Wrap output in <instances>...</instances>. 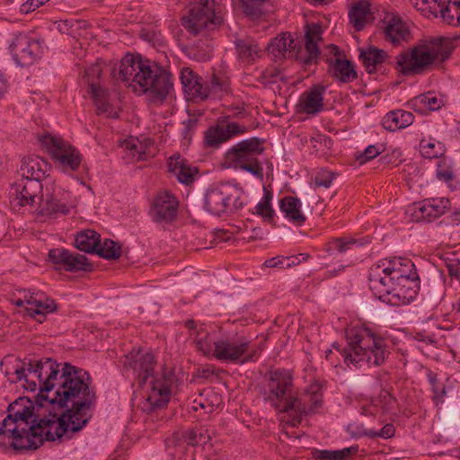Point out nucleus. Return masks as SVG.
Listing matches in <instances>:
<instances>
[{
    "label": "nucleus",
    "instance_id": "nucleus-35",
    "mask_svg": "<svg viewBox=\"0 0 460 460\" xmlns=\"http://www.w3.org/2000/svg\"><path fill=\"white\" fill-rule=\"evenodd\" d=\"M413 115L404 111L388 112L383 119V126L389 131L406 128L412 123Z\"/></svg>",
    "mask_w": 460,
    "mask_h": 460
},
{
    "label": "nucleus",
    "instance_id": "nucleus-23",
    "mask_svg": "<svg viewBox=\"0 0 460 460\" xmlns=\"http://www.w3.org/2000/svg\"><path fill=\"white\" fill-rule=\"evenodd\" d=\"M326 91L324 85L316 84L305 92L298 102L300 111L306 114H316L323 108V94Z\"/></svg>",
    "mask_w": 460,
    "mask_h": 460
},
{
    "label": "nucleus",
    "instance_id": "nucleus-63",
    "mask_svg": "<svg viewBox=\"0 0 460 460\" xmlns=\"http://www.w3.org/2000/svg\"><path fill=\"white\" fill-rule=\"evenodd\" d=\"M37 291H31V289H21L19 293L21 294L22 299L23 302H26L27 306L30 307L32 305V301L34 300V296Z\"/></svg>",
    "mask_w": 460,
    "mask_h": 460
},
{
    "label": "nucleus",
    "instance_id": "nucleus-62",
    "mask_svg": "<svg viewBox=\"0 0 460 460\" xmlns=\"http://www.w3.org/2000/svg\"><path fill=\"white\" fill-rule=\"evenodd\" d=\"M56 25L58 31L64 34H70L75 27L74 22L69 20L56 22Z\"/></svg>",
    "mask_w": 460,
    "mask_h": 460
},
{
    "label": "nucleus",
    "instance_id": "nucleus-43",
    "mask_svg": "<svg viewBox=\"0 0 460 460\" xmlns=\"http://www.w3.org/2000/svg\"><path fill=\"white\" fill-rule=\"evenodd\" d=\"M234 43L238 57L243 61L254 60L260 52L257 43L251 39L237 40Z\"/></svg>",
    "mask_w": 460,
    "mask_h": 460
},
{
    "label": "nucleus",
    "instance_id": "nucleus-27",
    "mask_svg": "<svg viewBox=\"0 0 460 460\" xmlns=\"http://www.w3.org/2000/svg\"><path fill=\"white\" fill-rule=\"evenodd\" d=\"M348 345H380L382 338L365 326H353L346 330Z\"/></svg>",
    "mask_w": 460,
    "mask_h": 460
},
{
    "label": "nucleus",
    "instance_id": "nucleus-58",
    "mask_svg": "<svg viewBox=\"0 0 460 460\" xmlns=\"http://www.w3.org/2000/svg\"><path fill=\"white\" fill-rule=\"evenodd\" d=\"M198 119L192 118L183 121V129L181 135L185 140H190L192 134L197 128Z\"/></svg>",
    "mask_w": 460,
    "mask_h": 460
},
{
    "label": "nucleus",
    "instance_id": "nucleus-9",
    "mask_svg": "<svg viewBox=\"0 0 460 460\" xmlns=\"http://www.w3.org/2000/svg\"><path fill=\"white\" fill-rule=\"evenodd\" d=\"M40 141L49 149L51 157L64 172L71 173L80 168L82 155L70 144L52 136H44Z\"/></svg>",
    "mask_w": 460,
    "mask_h": 460
},
{
    "label": "nucleus",
    "instance_id": "nucleus-36",
    "mask_svg": "<svg viewBox=\"0 0 460 460\" xmlns=\"http://www.w3.org/2000/svg\"><path fill=\"white\" fill-rule=\"evenodd\" d=\"M243 13L251 20H258L270 13L272 5L269 0H240Z\"/></svg>",
    "mask_w": 460,
    "mask_h": 460
},
{
    "label": "nucleus",
    "instance_id": "nucleus-61",
    "mask_svg": "<svg viewBox=\"0 0 460 460\" xmlns=\"http://www.w3.org/2000/svg\"><path fill=\"white\" fill-rule=\"evenodd\" d=\"M358 413L365 417H375L376 415L374 409L372 408L369 398L367 399L366 402L360 403Z\"/></svg>",
    "mask_w": 460,
    "mask_h": 460
},
{
    "label": "nucleus",
    "instance_id": "nucleus-33",
    "mask_svg": "<svg viewBox=\"0 0 460 460\" xmlns=\"http://www.w3.org/2000/svg\"><path fill=\"white\" fill-rule=\"evenodd\" d=\"M168 167L169 171L175 175L177 180L186 185L192 183L198 173L197 168L190 167L184 160L180 159V157L177 159L171 157Z\"/></svg>",
    "mask_w": 460,
    "mask_h": 460
},
{
    "label": "nucleus",
    "instance_id": "nucleus-17",
    "mask_svg": "<svg viewBox=\"0 0 460 460\" xmlns=\"http://www.w3.org/2000/svg\"><path fill=\"white\" fill-rule=\"evenodd\" d=\"M246 128L236 122L218 120L214 126L208 128L204 136L205 144L208 146L217 148L222 143L231 137L244 133Z\"/></svg>",
    "mask_w": 460,
    "mask_h": 460
},
{
    "label": "nucleus",
    "instance_id": "nucleus-30",
    "mask_svg": "<svg viewBox=\"0 0 460 460\" xmlns=\"http://www.w3.org/2000/svg\"><path fill=\"white\" fill-rule=\"evenodd\" d=\"M279 209L289 221L296 226H302L306 220L301 211V201L296 197L287 196L281 199Z\"/></svg>",
    "mask_w": 460,
    "mask_h": 460
},
{
    "label": "nucleus",
    "instance_id": "nucleus-39",
    "mask_svg": "<svg viewBox=\"0 0 460 460\" xmlns=\"http://www.w3.org/2000/svg\"><path fill=\"white\" fill-rule=\"evenodd\" d=\"M369 13V4L366 1H359L351 6L349 12V22L357 31L364 29L367 15Z\"/></svg>",
    "mask_w": 460,
    "mask_h": 460
},
{
    "label": "nucleus",
    "instance_id": "nucleus-5",
    "mask_svg": "<svg viewBox=\"0 0 460 460\" xmlns=\"http://www.w3.org/2000/svg\"><path fill=\"white\" fill-rule=\"evenodd\" d=\"M264 401L280 412L297 411L299 402L293 393L290 370L276 368L265 375Z\"/></svg>",
    "mask_w": 460,
    "mask_h": 460
},
{
    "label": "nucleus",
    "instance_id": "nucleus-55",
    "mask_svg": "<svg viewBox=\"0 0 460 460\" xmlns=\"http://www.w3.org/2000/svg\"><path fill=\"white\" fill-rule=\"evenodd\" d=\"M337 174L328 170H320L314 177L315 185L329 188Z\"/></svg>",
    "mask_w": 460,
    "mask_h": 460
},
{
    "label": "nucleus",
    "instance_id": "nucleus-19",
    "mask_svg": "<svg viewBox=\"0 0 460 460\" xmlns=\"http://www.w3.org/2000/svg\"><path fill=\"white\" fill-rule=\"evenodd\" d=\"M384 37L385 40L393 44H399L403 40H408L410 30L406 22L394 13H385L381 21Z\"/></svg>",
    "mask_w": 460,
    "mask_h": 460
},
{
    "label": "nucleus",
    "instance_id": "nucleus-28",
    "mask_svg": "<svg viewBox=\"0 0 460 460\" xmlns=\"http://www.w3.org/2000/svg\"><path fill=\"white\" fill-rule=\"evenodd\" d=\"M358 452L359 446L358 444L335 450L313 447L311 457L314 460H350Z\"/></svg>",
    "mask_w": 460,
    "mask_h": 460
},
{
    "label": "nucleus",
    "instance_id": "nucleus-15",
    "mask_svg": "<svg viewBox=\"0 0 460 460\" xmlns=\"http://www.w3.org/2000/svg\"><path fill=\"white\" fill-rule=\"evenodd\" d=\"M330 53L334 58H327L328 74L335 80L343 84L354 81L358 77L357 71L353 63L348 59L341 58V52L338 46L330 44L328 46Z\"/></svg>",
    "mask_w": 460,
    "mask_h": 460
},
{
    "label": "nucleus",
    "instance_id": "nucleus-24",
    "mask_svg": "<svg viewBox=\"0 0 460 460\" xmlns=\"http://www.w3.org/2000/svg\"><path fill=\"white\" fill-rule=\"evenodd\" d=\"M383 272L391 274L394 279L418 277L414 263L410 259L402 257H394L388 261L386 260L385 266L383 268Z\"/></svg>",
    "mask_w": 460,
    "mask_h": 460
},
{
    "label": "nucleus",
    "instance_id": "nucleus-59",
    "mask_svg": "<svg viewBox=\"0 0 460 460\" xmlns=\"http://www.w3.org/2000/svg\"><path fill=\"white\" fill-rule=\"evenodd\" d=\"M355 243V241L345 242L341 238L333 240L329 247V251H337L341 253L345 252L349 249L351 245Z\"/></svg>",
    "mask_w": 460,
    "mask_h": 460
},
{
    "label": "nucleus",
    "instance_id": "nucleus-52",
    "mask_svg": "<svg viewBox=\"0 0 460 460\" xmlns=\"http://www.w3.org/2000/svg\"><path fill=\"white\" fill-rule=\"evenodd\" d=\"M369 355L367 358L368 364H374L379 366L385 362V358L389 355V351L386 349L387 347H368Z\"/></svg>",
    "mask_w": 460,
    "mask_h": 460
},
{
    "label": "nucleus",
    "instance_id": "nucleus-12",
    "mask_svg": "<svg viewBox=\"0 0 460 460\" xmlns=\"http://www.w3.org/2000/svg\"><path fill=\"white\" fill-rule=\"evenodd\" d=\"M385 261L386 259L381 261L379 264L373 265L370 268L368 281L369 288L373 295L382 302L388 305V300L392 299L391 296L394 293V279L391 274L383 272Z\"/></svg>",
    "mask_w": 460,
    "mask_h": 460
},
{
    "label": "nucleus",
    "instance_id": "nucleus-46",
    "mask_svg": "<svg viewBox=\"0 0 460 460\" xmlns=\"http://www.w3.org/2000/svg\"><path fill=\"white\" fill-rule=\"evenodd\" d=\"M182 437L184 441L191 447H204L211 440L208 429L203 428H195L186 430Z\"/></svg>",
    "mask_w": 460,
    "mask_h": 460
},
{
    "label": "nucleus",
    "instance_id": "nucleus-41",
    "mask_svg": "<svg viewBox=\"0 0 460 460\" xmlns=\"http://www.w3.org/2000/svg\"><path fill=\"white\" fill-rule=\"evenodd\" d=\"M273 194L264 189V194L262 199L255 206V214L260 216L264 222L270 223L273 226H276L275 222V210L271 206Z\"/></svg>",
    "mask_w": 460,
    "mask_h": 460
},
{
    "label": "nucleus",
    "instance_id": "nucleus-45",
    "mask_svg": "<svg viewBox=\"0 0 460 460\" xmlns=\"http://www.w3.org/2000/svg\"><path fill=\"white\" fill-rule=\"evenodd\" d=\"M413 106L420 110L427 109L429 111H438L443 106V100L438 98L434 93L428 92L418 95L412 100Z\"/></svg>",
    "mask_w": 460,
    "mask_h": 460
},
{
    "label": "nucleus",
    "instance_id": "nucleus-51",
    "mask_svg": "<svg viewBox=\"0 0 460 460\" xmlns=\"http://www.w3.org/2000/svg\"><path fill=\"white\" fill-rule=\"evenodd\" d=\"M184 324L190 331V337L192 340L191 343L203 345L207 342L208 333L202 327L198 328L197 323L194 320H187Z\"/></svg>",
    "mask_w": 460,
    "mask_h": 460
},
{
    "label": "nucleus",
    "instance_id": "nucleus-49",
    "mask_svg": "<svg viewBox=\"0 0 460 460\" xmlns=\"http://www.w3.org/2000/svg\"><path fill=\"white\" fill-rule=\"evenodd\" d=\"M305 394L310 397L311 405L309 410L314 411L320 408L323 404V385L319 381L312 382L306 388Z\"/></svg>",
    "mask_w": 460,
    "mask_h": 460
},
{
    "label": "nucleus",
    "instance_id": "nucleus-3",
    "mask_svg": "<svg viewBox=\"0 0 460 460\" xmlns=\"http://www.w3.org/2000/svg\"><path fill=\"white\" fill-rule=\"evenodd\" d=\"M118 79L135 92L150 93L154 101L166 99L172 90L171 73L158 66H151L139 55L127 54L120 61Z\"/></svg>",
    "mask_w": 460,
    "mask_h": 460
},
{
    "label": "nucleus",
    "instance_id": "nucleus-13",
    "mask_svg": "<svg viewBox=\"0 0 460 460\" xmlns=\"http://www.w3.org/2000/svg\"><path fill=\"white\" fill-rule=\"evenodd\" d=\"M42 190V185L39 181L21 178L11 186V202L16 203L18 206H34Z\"/></svg>",
    "mask_w": 460,
    "mask_h": 460
},
{
    "label": "nucleus",
    "instance_id": "nucleus-40",
    "mask_svg": "<svg viewBox=\"0 0 460 460\" xmlns=\"http://www.w3.org/2000/svg\"><path fill=\"white\" fill-rule=\"evenodd\" d=\"M372 408L376 414H387L390 413L396 402L395 398L386 390H381L377 396L369 397Z\"/></svg>",
    "mask_w": 460,
    "mask_h": 460
},
{
    "label": "nucleus",
    "instance_id": "nucleus-16",
    "mask_svg": "<svg viewBox=\"0 0 460 460\" xmlns=\"http://www.w3.org/2000/svg\"><path fill=\"white\" fill-rule=\"evenodd\" d=\"M268 52L275 58H295L305 64L303 48L289 33H283L273 39L268 45Z\"/></svg>",
    "mask_w": 460,
    "mask_h": 460
},
{
    "label": "nucleus",
    "instance_id": "nucleus-48",
    "mask_svg": "<svg viewBox=\"0 0 460 460\" xmlns=\"http://www.w3.org/2000/svg\"><path fill=\"white\" fill-rule=\"evenodd\" d=\"M420 154L424 158H438L444 155L445 147L440 142H430L421 139L420 142Z\"/></svg>",
    "mask_w": 460,
    "mask_h": 460
},
{
    "label": "nucleus",
    "instance_id": "nucleus-37",
    "mask_svg": "<svg viewBox=\"0 0 460 460\" xmlns=\"http://www.w3.org/2000/svg\"><path fill=\"white\" fill-rule=\"evenodd\" d=\"M98 245H100V234L94 230L86 229L75 236V246L82 252L94 253Z\"/></svg>",
    "mask_w": 460,
    "mask_h": 460
},
{
    "label": "nucleus",
    "instance_id": "nucleus-4",
    "mask_svg": "<svg viewBox=\"0 0 460 460\" xmlns=\"http://www.w3.org/2000/svg\"><path fill=\"white\" fill-rule=\"evenodd\" d=\"M455 49L453 39L444 36L419 40L410 49L396 57L395 68L403 75H422L434 64L444 63Z\"/></svg>",
    "mask_w": 460,
    "mask_h": 460
},
{
    "label": "nucleus",
    "instance_id": "nucleus-53",
    "mask_svg": "<svg viewBox=\"0 0 460 460\" xmlns=\"http://www.w3.org/2000/svg\"><path fill=\"white\" fill-rule=\"evenodd\" d=\"M427 379L431 386V391L434 394V399H442L446 394V389L438 382V376L431 370L427 372Z\"/></svg>",
    "mask_w": 460,
    "mask_h": 460
},
{
    "label": "nucleus",
    "instance_id": "nucleus-34",
    "mask_svg": "<svg viewBox=\"0 0 460 460\" xmlns=\"http://www.w3.org/2000/svg\"><path fill=\"white\" fill-rule=\"evenodd\" d=\"M341 352L345 363L355 367H360L363 363H367L369 355L368 347H333Z\"/></svg>",
    "mask_w": 460,
    "mask_h": 460
},
{
    "label": "nucleus",
    "instance_id": "nucleus-20",
    "mask_svg": "<svg viewBox=\"0 0 460 460\" xmlns=\"http://www.w3.org/2000/svg\"><path fill=\"white\" fill-rule=\"evenodd\" d=\"M394 279V288L391 296L392 299L388 300V305L398 306L402 304H408L415 297L420 288V279L411 277Z\"/></svg>",
    "mask_w": 460,
    "mask_h": 460
},
{
    "label": "nucleus",
    "instance_id": "nucleus-56",
    "mask_svg": "<svg viewBox=\"0 0 460 460\" xmlns=\"http://www.w3.org/2000/svg\"><path fill=\"white\" fill-rule=\"evenodd\" d=\"M395 434V428L392 423H386L380 430H376L372 429V436L371 439H375L377 438L383 439L392 438Z\"/></svg>",
    "mask_w": 460,
    "mask_h": 460
},
{
    "label": "nucleus",
    "instance_id": "nucleus-60",
    "mask_svg": "<svg viewBox=\"0 0 460 460\" xmlns=\"http://www.w3.org/2000/svg\"><path fill=\"white\" fill-rule=\"evenodd\" d=\"M447 268L449 275L460 281V260L450 259L447 261Z\"/></svg>",
    "mask_w": 460,
    "mask_h": 460
},
{
    "label": "nucleus",
    "instance_id": "nucleus-29",
    "mask_svg": "<svg viewBox=\"0 0 460 460\" xmlns=\"http://www.w3.org/2000/svg\"><path fill=\"white\" fill-rule=\"evenodd\" d=\"M100 74L101 70L99 66H94L85 70L84 76L88 84V93L92 95L98 110L106 111L107 92L101 87L99 84L95 83L93 79H91V76H94L95 75H99Z\"/></svg>",
    "mask_w": 460,
    "mask_h": 460
},
{
    "label": "nucleus",
    "instance_id": "nucleus-7",
    "mask_svg": "<svg viewBox=\"0 0 460 460\" xmlns=\"http://www.w3.org/2000/svg\"><path fill=\"white\" fill-rule=\"evenodd\" d=\"M223 19L214 0H193L188 14L181 20V25L192 35L202 30H215L221 25Z\"/></svg>",
    "mask_w": 460,
    "mask_h": 460
},
{
    "label": "nucleus",
    "instance_id": "nucleus-10",
    "mask_svg": "<svg viewBox=\"0 0 460 460\" xmlns=\"http://www.w3.org/2000/svg\"><path fill=\"white\" fill-rule=\"evenodd\" d=\"M9 49L15 63L22 67L34 64L42 52L38 40L22 32L14 35Z\"/></svg>",
    "mask_w": 460,
    "mask_h": 460
},
{
    "label": "nucleus",
    "instance_id": "nucleus-18",
    "mask_svg": "<svg viewBox=\"0 0 460 460\" xmlns=\"http://www.w3.org/2000/svg\"><path fill=\"white\" fill-rule=\"evenodd\" d=\"M262 347H214V357L222 362L244 364L258 359Z\"/></svg>",
    "mask_w": 460,
    "mask_h": 460
},
{
    "label": "nucleus",
    "instance_id": "nucleus-42",
    "mask_svg": "<svg viewBox=\"0 0 460 460\" xmlns=\"http://www.w3.org/2000/svg\"><path fill=\"white\" fill-rule=\"evenodd\" d=\"M213 45L208 39H199L188 49V55L197 61L205 62L210 59Z\"/></svg>",
    "mask_w": 460,
    "mask_h": 460
},
{
    "label": "nucleus",
    "instance_id": "nucleus-32",
    "mask_svg": "<svg viewBox=\"0 0 460 460\" xmlns=\"http://www.w3.org/2000/svg\"><path fill=\"white\" fill-rule=\"evenodd\" d=\"M39 213L42 216H55L57 214L66 215L69 211L65 204L60 203L52 192L47 190L46 194L40 195L36 203Z\"/></svg>",
    "mask_w": 460,
    "mask_h": 460
},
{
    "label": "nucleus",
    "instance_id": "nucleus-50",
    "mask_svg": "<svg viewBox=\"0 0 460 460\" xmlns=\"http://www.w3.org/2000/svg\"><path fill=\"white\" fill-rule=\"evenodd\" d=\"M344 431L350 437V438L358 440L362 438H371L372 429H367L363 422L351 421L344 427Z\"/></svg>",
    "mask_w": 460,
    "mask_h": 460
},
{
    "label": "nucleus",
    "instance_id": "nucleus-57",
    "mask_svg": "<svg viewBox=\"0 0 460 460\" xmlns=\"http://www.w3.org/2000/svg\"><path fill=\"white\" fill-rule=\"evenodd\" d=\"M450 0H440L439 2V12L441 17L445 22L447 24H453L455 22V17L451 13V10L449 8Z\"/></svg>",
    "mask_w": 460,
    "mask_h": 460
},
{
    "label": "nucleus",
    "instance_id": "nucleus-8",
    "mask_svg": "<svg viewBox=\"0 0 460 460\" xmlns=\"http://www.w3.org/2000/svg\"><path fill=\"white\" fill-rule=\"evenodd\" d=\"M204 207L210 214L220 217L228 211L242 209L243 202L235 189L228 185H221L207 190Z\"/></svg>",
    "mask_w": 460,
    "mask_h": 460
},
{
    "label": "nucleus",
    "instance_id": "nucleus-1",
    "mask_svg": "<svg viewBox=\"0 0 460 460\" xmlns=\"http://www.w3.org/2000/svg\"><path fill=\"white\" fill-rule=\"evenodd\" d=\"M24 387L40 391L34 400L19 398L9 405L0 427V448L16 452L36 450L45 441L71 438L92 419L96 394L88 372L70 363L51 358L23 361L14 369Z\"/></svg>",
    "mask_w": 460,
    "mask_h": 460
},
{
    "label": "nucleus",
    "instance_id": "nucleus-31",
    "mask_svg": "<svg viewBox=\"0 0 460 460\" xmlns=\"http://www.w3.org/2000/svg\"><path fill=\"white\" fill-rule=\"evenodd\" d=\"M388 58L386 51L373 46L362 49L359 55V59L369 74L375 73Z\"/></svg>",
    "mask_w": 460,
    "mask_h": 460
},
{
    "label": "nucleus",
    "instance_id": "nucleus-64",
    "mask_svg": "<svg viewBox=\"0 0 460 460\" xmlns=\"http://www.w3.org/2000/svg\"><path fill=\"white\" fill-rule=\"evenodd\" d=\"M214 373L215 368L211 366H204L198 369V376L201 378H208L212 376Z\"/></svg>",
    "mask_w": 460,
    "mask_h": 460
},
{
    "label": "nucleus",
    "instance_id": "nucleus-25",
    "mask_svg": "<svg viewBox=\"0 0 460 460\" xmlns=\"http://www.w3.org/2000/svg\"><path fill=\"white\" fill-rule=\"evenodd\" d=\"M181 82L184 93L188 99H206L204 84L201 77L198 76L190 67H183L181 71Z\"/></svg>",
    "mask_w": 460,
    "mask_h": 460
},
{
    "label": "nucleus",
    "instance_id": "nucleus-11",
    "mask_svg": "<svg viewBox=\"0 0 460 460\" xmlns=\"http://www.w3.org/2000/svg\"><path fill=\"white\" fill-rule=\"evenodd\" d=\"M49 260L53 264L69 272L84 271L93 270V264L84 254L72 252L66 249L56 248L49 252Z\"/></svg>",
    "mask_w": 460,
    "mask_h": 460
},
{
    "label": "nucleus",
    "instance_id": "nucleus-22",
    "mask_svg": "<svg viewBox=\"0 0 460 460\" xmlns=\"http://www.w3.org/2000/svg\"><path fill=\"white\" fill-rule=\"evenodd\" d=\"M450 207V200L447 198L425 199L415 210L417 220L430 222L445 214Z\"/></svg>",
    "mask_w": 460,
    "mask_h": 460
},
{
    "label": "nucleus",
    "instance_id": "nucleus-2",
    "mask_svg": "<svg viewBox=\"0 0 460 460\" xmlns=\"http://www.w3.org/2000/svg\"><path fill=\"white\" fill-rule=\"evenodd\" d=\"M121 364L125 378L137 383L139 387L152 378L148 402L155 408H163L169 402L172 388L183 378L181 368L168 358L163 359L161 374L155 373L158 352L151 347H132L125 352Z\"/></svg>",
    "mask_w": 460,
    "mask_h": 460
},
{
    "label": "nucleus",
    "instance_id": "nucleus-14",
    "mask_svg": "<svg viewBox=\"0 0 460 460\" xmlns=\"http://www.w3.org/2000/svg\"><path fill=\"white\" fill-rule=\"evenodd\" d=\"M179 200L170 191L159 192L152 202L150 216L156 223H171L177 216Z\"/></svg>",
    "mask_w": 460,
    "mask_h": 460
},
{
    "label": "nucleus",
    "instance_id": "nucleus-6",
    "mask_svg": "<svg viewBox=\"0 0 460 460\" xmlns=\"http://www.w3.org/2000/svg\"><path fill=\"white\" fill-rule=\"evenodd\" d=\"M264 139L259 137H251L240 141L227 151L226 159L234 168L247 171L261 179L263 177V168L257 156L264 152Z\"/></svg>",
    "mask_w": 460,
    "mask_h": 460
},
{
    "label": "nucleus",
    "instance_id": "nucleus-38",
    "mask_svg": "<svg viewBox=\"0 0 460 460\" xmlns=\"http://www.w3.org/2000/svg\"><path fill=\"white\" fill-rule=\"evenodd\" d=\"M22 178L39 181L44 178L45 170L42 168L40 158H23L19 170Z\"/></svg>",
    "mask_w": 460,
    "mask_h": 460
},
{
    "label": "nucleus",
    "instance_id": "nucleus-47",
    "mask_svg": "<svg viewBox=\"0 0 460 460\" xmlns=\"http://www.w3.org/2000/svg\"><path fill=\"white\" fill-rule=\"evenodd\" d=\"M94 253L106 260H116L121 255V247L112 240L105 239L103 243L100 242Z\"/></svg>",
    "mask_w": 460,
    "mask_h": 460
},
{
    "label": "nucleus",
    "instance_id": "nucleus-26",
    "mask_svg": "<svg viewBox=\"0 0 460 460\" xmlns=\"http://www.w3.org/2000/svg\"><path fill=\"white\" fill-rule=\"evenodd\" d=\"M57 309L54 300L46 296L44 293L37 291L32 301V305L24 307L25 313L35 318L39 323L45 320V314L52 313Z\"/></svg>",
    "mask_w": 460,
    "mask_h": 460
},
{
    "label": "nucleus",
    "instance_id": "nucleus-54",
    "mask_svg": "<svg viewBox=\"0 0 460 460\" xmlns=\"http://www.w3.org/2000/svg\"><path fill=\"white\" fill-rule=\"evenodd\" d=\"M383 151H384V149H382L381 146H378L376 145H370L364 150L363 153L357 155L356 158H357V161L359 163V164H363L367 163V161H370V160L376 158Z\"/></svg>",
    "mask_w": 460,
    "mask_h": 460
},
{
    "label": "nucleus",
    "instance_id": "nucleus-44",
    "mask_svg": "<svg viewBox=\"0 0 460 460\" xmlns=\"http://www.w3.org/2000/svg\"><path fill=\"white\" fill-rule=\"evenodd\" d=\"M228 91V82L218 75L212 74L204 84L206 99L209 96H220Z\"/></svg>",
    "mask_w": 460,
    "mask_h": 460
},
{
    "label": "nucleus",
    "instance_id": "nucleus-21",
    "mask_svg": "<svg viewBox=\"0 0 460 460\" xmlns=\"http://www.w3.org/2000/svg\"><path fill=\"white\" fill-rule=\"evenodd\" d=\"M323 29L319 23H311L305 26V48L303 53L305 56V65L309 66L313 63H316L320 56V49L318 47V41L323 40L322 38Z\"/></svg>",
    "mask_w": 460,
    "mask_h": 460
}]
</instances>
